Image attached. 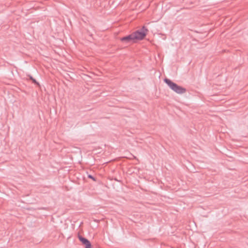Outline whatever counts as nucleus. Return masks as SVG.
<instances>
[{
  "instance_id": "1",
  "label": "nucleus",
  "mask_w": 248,
  "mask_h": 248,
  "mask_svg": "<svg viewBox=\"0 0 248 248\" xmlns=\"http://www.w3.org/2000/svg\"><path fill=\"white\" fill-rule=\"evenodd\" d=\"M164 81L168 85V86L174 92L178 94H183L186 92V89L179 86L175 83L172 82L170 79L165 78Z\"/></svg>"
},
{
  "instance_id": "3",
  "label": "nucleus",
  "mask_w": 248,
  "mask_h": 248,
  "mask_svg": "<svg viewBox=\"0 0 248 248\" xmlns=\"http://www.w3.org/2000/svg\"><path fill=\"white\" fill-rule=\"evenodd\" d=\"M120 40L121 42L126 44L136 42V41L134 38V36L133 34V33H131L128 35L121 38Z\"/></svg>"
},
{
  "instance_id": "2",
  "label": "nucleus",
  "mask_w": 248,
  "mask_h": 248,
  "mask_svg": "<svg viewBox=\"0 0 248 248\" xmlns=\"http://www.w3.org/2000/svg\"><path fill=\"white\" fill-rule=\"evenodd\" d=\"M148 30L145 27L143 26L140 29H139L133 32L134 38L137 40H143L146 36Z\"/></svg>"
},
{
  "instance_id": "6",
  "label": "nucleus",
  "mask_w": 248,
  "mask_h": 248,
  "mask_svg": "<svg viewBox=\"0 0 248 248\" xmlns=\"http://www.w3.org/2000/svg\"><path fill=\"white\" fill-rule=\"evenodd\" d=\"M88 177L89 178H90V179H92V180H93L94 181H96V179L93 177V175H91V174H89L88 175Z\"/></svg>"
},
{
  "instance_id": "8",
  "label": "nucleus",
  "mask_w": 248,
  "mask_h": 248,
  "mask_svg": "<svg viewBox=\"0 0 248 248\" xmlns=\"http://www.w3.org/2000/svg\"><path fill=\"white\" fill-rule=\"evenodd\" d=\"M114 180L117 182H120V181L118 180L117 178H114Z\"/></svg>"
},
{
  "instance_id": "5",
  "label": "nucleus",
  "mask_w": 248,
  "mask_h": 248,
  "mask_svg": "<svg viewBox=\"0 0 248 248\" xmlns=\"http://www.w3.org/2000/svg\"><path fill=\"white\" fill-rule=\"evenodd\" d=\"M29 79L31 80L34 84L40 86L39 83L31 75H28Z\"/></svg>"
},
{
  "instance_id": "7",
  "label": "nucleus",
  "mask_w": 248,
  "mask_h": 248,
  "mask_svg": "<svg viewBox=\"0 0 248 248\" xmlns=\"http://www.w3.org/2000/svg\"><path fill=\"white\" fill-rule=\"evenodd\" d=\"M85 248H92V245H90V246H88L87 247H85Z\"/></svg>"
},
{
  "instance_id": "4",
  "label": "nucleus",
  "mask_w": 248,
  "mask_h": 248,
  "mask_svg": "<svg viewBox=\"0 0 248 248\" xmlns=\"http://www.w3.org/2000/svg\"><path fill=\"white\" fill-rule=\"evenodd\" d=\"M78 238L82 243L85 245V247H87L88 246L91 245V242L86 238L83 237L80 235H78Z\"/></svg>"
}]
</instances>
